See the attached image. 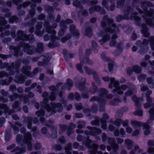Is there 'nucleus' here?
Returning <instances> with one entry per match:
<instances>
[{
    "label": "nucleus",
    "instance_id": "1",
    "mask_svg": "<svg viewBox=\"0 0 154 154\" xmlns=\"http://www.w3.org/2000/svg\"><path fill=\"white\" fill-rule=\"evenodd\" d=\"M112 19L108 18L107 15L104 16L100 22V26L105 30L104 32L101 31L98 33V35L102 37L101 39L99 41L100 44L102 45L109 40L110 38V34L113 32L117 33L119 32V27L121 26L119 25L116 26L115 24L113 23Z\"/></svg>",
    "mask_w": 154,
    "mask_h": 154
},
{
    "label": "nucleus",
    "instance_id": "2",
    "mask_svg": "<svg viewBox=\"0 0 154 154\" xmlns=\"http://www.w3.org/2000/svg\"><path fill=\"white\" fill-rule=\"evenodd\" d=\"M141 4V7L144 10L143 17L148 25L154 28V10L150 9L149 11L147 10V7H152V5L150 2L145 1L142 2Z\"/></svg>",
    "mask_w": 154,
    "mask_h": 154
},
{
    "label": "nucleus",
    "instance_id": "3",
    "mask_svg": "<svg viewBox=\"0 0 154 154\" xmlns=\"http://www.w3.org/2000/svg\"><path fill=\"white\" fill-rule=\"evenodd\" d=\"M20 47L23 48L24 52L28 54L32 55L34 53L35 47L32 45L30 46L28 43H26L24 42H20L19 45L17 47L10 46V49L14 51V54L15 56L18 55L21 56L23 55V52L20 51Z\"/></svg>",
    "mask_w": 154,
    "mask_h": 154
},
{
    "label": "nucleus",
    "instance_id": "4",
    "mask_svg": "<svg viewBox=\"0 0 154 154\" xmlns=\"http://www.w3.org/2000/svg\"><path fill=\"white\" fill-rule=\"evenodd\" d=\"M108 93L106 89L101 88L99 94L100 99L97 97L94 96L90 99V101L91 102L94 100L98 101L100 105L99 110L100 112H104L105 111L104 106L105 105L106 103L107 102L106 99H103L105 96H106L107 98L109 99H111L113 97L112 95L111 94L106 95Z\"/></svg>",
    "mask_w": 154,
    "mask_h": 154
},
{
    "label": "nucleus",
    "instance_id": "5",
    "mask_svg": "<svg viewBox=\"0 0 154 154\" xmlns=\"http://www.w3.org/2000/svg\"><path fill=\"white\" fill-rule=\"evenodd\" d=\"M102 79L106 82H108L109 81L110 83L109 85V87L110 88H112L114 87L115 88L113 90V93H117L119 94H123V91L125 90L128 88V85H122L119 86V82L118 80H115L114 78H109L108 77H103Z\"/></svg>",
    "mask_w": 154,
    "mask_h": 154
},
{
    "label": "nucleus",
    "instance_id": "6",
    "mask_svg": "<svg viewBox=\"0 0 154 154\" xmlns=\"http://www.w3.org/2000/svg\"><path fill=\"white\" fill-rule=\"evenodd\" d=\"M48 98H45L43 101L41 102V106L42 107L46 109L48 112H51L50 115L54 114L56 112L57 110L58 112H60L63 109V107L60 103H55L51 102L50 103L51 106L48 104Z\"/></svg>",
    "mask_w": 154,
    "mask_h": 154
},
{
    "label": "nucleus",
    "instance_id": "7",
    "mask_svg": "<svg viewBox=\"0 0 154 154\" xmlns=\"http://www.w3.org/2000/svg\"><path fill=\"white\" fill-rule=\"evenodd\" d=\"M149 42H150V46L152 50L154 51V36H151L149 38V41L147 39H144L143 41L139 40L136 43V45L140 48V50L138 52L140 54H143L147 52L149 48L147 46L148 45Z\"/></svg>",
    "mask_w": 154,
    "mask_h": 154
},
{
    "label": "nucleus",
    "instance_id": "8",
    "mask_svg": "<svg viewBox=\"0 0 154 154\" xmlns=\"http://www.w3.org/2000/svg\"><path fill=\"white\" fill-rule=\"evenodd\" d=\"M0 65V68L1 69L8 66L7 70L9 71L10 75H12L14 74L15 72H18L20 66V63L19 61H17L15 62V64L14 63H12L10 66H8V63H2Z\"/></svg>",
    "mask_w": 154,
    "mask_h": 154
},
{
    "label": "nucleus",
    "instance_id": "9",
    "mask_svg": "<svg viewBox=\"0 0 154 154\" xmlns=\"http://www.w3.org/2000/svg\"><path fill=\"white\" fill-rule=\"evenodd\" d=\"M131 13H133L131 14L130 16V19H133V18L137 22V25L140 26V18L136 16L137 14V13L136 12H134V9L133 8H131L129 7L127 8V10L125 11L124 12V19L128 20L129 19V14Z\"/></svg>",
    "mask_w": 154,
    "mask_h": 154
},
{
    "label": "nucleus",
    "instance_id": "10",
    "mask_svg": "<svg viewBox=\"0 0 154 154\" xmlns=\"http://www.w3.org/2000/svg\"><path fill=\"white\" fill-rule=\"evenodd\" d=\"M15 38L16 41L21 40L25 41L28 40L29 43H33L35 41L33 35H30L28 36L21 30L17 31L16 34Z\"/></svg>",
    "mask_w": 154,
    "mask_h": 154
},
{
    "label": "nucleus",
    "instance_id": "11",
    "mask_svg": "<svg viewBox=\"0 0 154 154\" xmlns=\"http://www.w3.org/2000/svg\"><path fill=\"white\" fill-rule=\"evenodd\" d=\"M82 83L75 84L76 87L79 89L80 91H83V92L81 95L82 97L84 99H88L89 98V95L88 94V91H87V88L85 87V85L86 79L85 78H82Z\"/></svg>",
    "mask_w": 154,
    "mask_h": 154
},
{
    "label": "nucleus",
    "instance_id": "12",
    "mask_svg": "<svg viewBox=\"0 0 154 154\" xmlns=\"http://www.w3.org/2000/svg\"><path fill=\"white\" fill-rule=\"evenodd\" d=\"M92 141L88 138H87L83 141V144L88 149H92V150L89 151L90 154H96L97 149L99 146L95 144H92Z\"/></svg>",
    "mask_w": 154,
    "mask_h": 154
},
{
    "label": "nucleus",
    "instance_id": "13",
    "mask_svg": "<svg viewBox=\"0 0 154 154\" xmlns=\"http://www.w3.org/2000/svg\"><path fill=\"white\" fill-rule=\"evenodd\" d=\"M63 85L62 83H59L57 84L56 86L51 85L48 87L49 89L52 91L49 96V99L51 100L54 101L56 99L55 96L57 93V91L60 86H61L62 89L65 88Z\"/></svg>",
    "mask_w": 154,
    "mask_h": 154
},
{
    "label": "nucleus",
    "instance_id": "14",
    "mask_svg": "<svg viewBox=\"0 0 154 154\" xmlns=\"http://www.w3.org/2000/svg\"><path fill=\"white\" fill-rule=\"evenodd\" d=\"M132 100L135 103V106L136 107V111L133 112V114L135 115H137L140 116H143V112L140 109V101H143V99L140 98L138 99L135 96H133L132 98Z\"/></svg>",
    "mask_w": 154,
    "mask_h": 154
},
{
    "label": "nucleus",
    "instance_id": "15",
    "mask_svg": "<svg viewBox=\"0 0 154 154\" xmlns=\"http://www.w3.org/2000/svg\"><path fill=\"white\" fill-rule=\"evenodd\" d=\"M31 67L30 66H27L23 67L21 69L22 72L27 76L31 78L32 77L33 75L36 74L38 72V69L37 68H35L33 71L32 74L29 70L31 69Z\"/></svg>",
    "mask_w": 154,
    "mask_h": 154
},
{
    "label": "nucleus",
    "instance_id": "16",
    "mask_svg": "<svg viewBox=\"0 0 154 154\" xmlns=\"http://www.w3.org/2000/svg\"><path fill=\"white\" fill-rule=\"evenodd\" d=\"M24 120L26 122H27V128L29 129H31L32 131H35L33 134V136L35 137H36L37 135L39 134V131H36L37 130V127L36 126H34L32 128L31 127L32 125V119L31 117H25Z\"/></svg>",
    "mask_w": 154,
    "mask_h": 154
},
{
    "label": "nucleus",
    "instance_id": "17",
    "mask_svg": "<svg viewBox=\"0 0 154 154\" xmlns=\"http://www.w3.org/2000/svg\"><path fill=\"white\" fill-rule=\"evenodd\" d=\"M31 140V135L29 132H27L24 134L23 141L24 143L27 144V149L29 151H31L32 149Z\"/></svg>",
    "mask_w": 154,
    "mask_h": 154
},
{
    "label": "nucleus",
    "instance_id": "18",
    "mask_svg": "<svg viewBox=\"0 0 154 154\" xmlns=\"http://www.w3.org/2000/svg\"><path fill=\"white\" fill-rule=\"evenodd\" d=\"M87 128L88 130L85 131V134L86 135H90L94 136L97 134H100L101 132L100 129L97 128L95 127L88 126Z\"/></svg>",
    "mask_w": 154,
    "mask_h": 154
},
{
    "label": "nucleus",
    "instance_id": "19",
    "mask_svg": "<svg viewBox=\"0 0 154 154\" xmlns=\"http://www.w3.org/2000/svg\"><path fill=\"white\" fill-rule=\"evenodd\" d=\"M84 64H88L89 65H91L93 64V63L92 61L89 60V59L88 57H86L84 59L83 61H82L81 60L80 61L79 63L76 64V69L82 73L83 72V71L82 68V66Z\"/></svg>",
    "mask_w": 154,
    "mask_h": 154
},
{
    "label": "nucleus",
    "instance_id": "20",
    "mask_svg": "<svg viewBox=\"0 0 154 154\" xmlns=\"http://www.w3.org/2000/svg\"><path fill=\"white\" fill-rule=\"evenodd\" d=\"M84 69L87 74L89 75L92 74L93 75L94 79L98 84H100V81L98 78L97 74L95 71L89 68L86 66H84Z\"/></svg>",
    "mask_w": 154,
    "mask_h": 154
},
{
    "label": "nucleus",
    "instance_id": "21",
    "mask_svg": "<svg viewBox=\"0 0 154 154\" xmlns=\"http://www.w3.org/2000/svg\"><path fill=\"white\" fill-rule=\"evenodd\" d=\"M57 26V24L56 23H54L51 27L49 25V22L47 21L45 22L44 27L46 29V32L49 33H52L53 35L55 34H56V31L54 29L52 30V28H56Z\"/></svg>",
    "mask_w": 154,
    "mask_h": 154
},
{
    "label": "nucleus",
    "instance_id": "22",
    "mask_svg": "<svg viewBox=\"0 0 154 154\" xmlns=\"http://www.w3.org/2000/svg\"><path fill=\"white\" fill-rule=\"evenodd\" d=\"M118 38L117 35L116 34H113L111 36V41L109 43V45L111 47L115 46L117 48H119L121 46H122V44L120 42L119 43H117L115 39Z\"/></svg>",
    "mask_w": 154,
    "mask_h": 154
},
{
    "label": "nucleus",
    "instance_id": "23",
    "mask_svg": "<svg viewBox=\"0 0 154 154\" xmlns=\"http://www.w3.org/2000/svg\"><path fill=\"white\" fill-rule=\"evenodd\" d=\"M90 13H92L95 11H99L101 14H105L106 11L103 8H101L98 5H97L91 7L89 10Z\"/></svg>",
    "mask_w": 154,
    "mask_h": 154
},
{
    "label": "nucleus",
    "instance_id": "24",
    "mask_svg": "<svg viewBox=\"0 0 154 154\" xmlns=\"http://www.w3.org/2000/svg\"><path fill=\"white\" fill-rule=\"evenodd\" d=\"M127 73L128 75H131L133 71H134L136 73L138 74L140 72L141 68L138 65H136L133 66L132 68L128 67L127 69Z\"/></svg>",
    "mask_w": 154,
    "mask_h": 154
},
{
    "label": "nucleus",
    "instance_id": "25",
    "mask_svg": "<svg viewBox=\"0 0 154 154\" xmlns=\"http://www.w3.org/2000/svg\"><path fill=\"white\" fill-rule=\"evenodd\" d=\"M31 1L34 3L31 4L30 7L32 8L30 9L29 12V14L32 17H33L35 13V7L36 6V4H35V3H40L41 2V0H31Z\"/></svg>",
    "mask_w": 154,
    "mask_h": 154
},
{
    "label": "nucleus",
    "instance_id": "26",
    "mask_svg": "<svg viewBox=\"0 0 154 154\" xmlns=\"http://www.w3.org/2000/svg\"><path fill=\"white\" fill-rule=\"evenodd\" d=\"M42 22H38L36 26L35 33L37 36L40 37L42 36L43 34V32L40 30L42 28Z\"/></svg>",
    "mask_w": 154,
    "mask_h": 154
},
{
    "label": "nucleus",
    "instance_id": "27",
    "mask_svg": "<svg viewBox=\"0 0 154 154\" xmlns=\"http://www.w3.org/2000/svg\"><path fill=\"white\" fill-rule=\"evenodd\" d=\"M27 79L26 77L22 74L20 76H18L16 75L14 81L17 83L22 84L24 83L25 80Z\"/></svg>",
    "mask_w": 154,
    "mask_h": 154
},
{
    "label": "nucleus",
    "instance_id": "28",
    "mask_svg": "<svg viewBox=\"0 0 154 154\" xmlns=\"http://www.w3.org/2000/svg\"><path fill=\"white\" fill-rule=\"evenodd\" d=\"M141 32V33L143 35V36L145 37H148L150 35L148 29L145 24L143 23L142 24Z\"/></svg>",
    "mask_w": 154,
    "mask_h": 154
},
{
    "label": "nucleus",
    "instance_id": "29",
    "mask_svg": "<svg viewBox=\"0 0 154 154\" xmlns=\"http://www.w3.org/2000/svg\"><path fill=\"white\" fill-rule=\"evenodd\" d=\"M60 29L58 33V35L59 36H61L64 34V32L66 29V24L63 21H60Z\"/></svg>",
    "mask_w": 154,
    "mask_h": 154
},
{
    "label": "nucleus",
    "instance_id": "30",
    "mask_svg": "<svg viewBox=\"0 0 154 154\" xmlns=\"http://www.w3.org/2000/svg\"><path fill=\"white\" fill-rule=\"evenodd\" d=\"M144 124V123L143 122L135 120H132L131 122V125L134 129H136L137 128H139L141 126H143Z\"/></svg>",
    "mask_w": 154,
    "mask_h": 154
},
{
    "label": "nucleus",
    "instance_id": "31",
    "mask_svg": "<svg viewBox=\"0 0 154 154\" xmlns=\"http://www.w3.org/2000/svg\"><path fill=\"white\" fill-rule=\"evenodd\" d=\"M0 109H3L5 113H6L8 112V114L9 115H11L15 112L13 109H11L8 111L9 108L6 104H4L0 103Z\"/></svg>",
    "mask_w": 154,
    "mask_h": 154
},
{
    "label": "nucleus",
    "instance_id": "32",
    "mask_svg": "<svg viewBox=\"0 0 154 154\" xmlns=\"http://www.w3.org/2000/svg\"><path fill=\"white\" fill-rule=\"evenodd\" d=\"M14 123L15 125L13 124H11L10 125L13 129L14 133V134H16L19 131V128L16 125L20 127L22 126V124L19 122H15Z\"/></svg>",
    "mask_w": 154,
    "mask_h": 154
},
{
    "label": "nucleus",
    "instance_id": "33",
    "mask_svg": "<svg viewBox=\"0 0 154 154\" xmlns=\"http://www.w3.org/2000/svg\"><path fill=\"white\" fill-rule=\"evenodd\" d=\"M69 30L72 34L75 36H77L79 35L78 30L76 29L75 26L72 24L69 26Z\"/></svg>",
    "mask_w": 154,
    "mask_h": 154
},
{
    "label": "nucleus",
    "instance_id": "34",
    "mask_svg": "<svg viewBox=\"0 0 154 154\" xmlns=\"http://www.w3.org/2000/svg\"><path fill=\"white\" fill-rule=\"evenodd\" d=\"M18 150L19 151V152H16L14 154H20L21 153L25 152L26 151V147H22L20 148L19 146H17L14 149L12 150L11 152H14Z\"/></svg>",
    "mask_w": 154,
    "mask_h": 154
},
{
    "label": "nucleus",
    "instance_id": "35",
    "mask_svg": "<svg viewBox=\"0 0 154 154\" xmlns=\"http://www.w3.org/2000/svg\"><path fill=\"white\" fill-rule=\"evenodd\" d=\"M152 107L153 108L151 109L149 111V113L150 114V119L148 120L147 122L148 124H150L152 122V121L154 120V105L153 104Z\"/></svg>",
    "mask_w": 154,
    "mask_h": 154
},
{
    "label": "nucleus",
    "instance_id": "36",
    "mask_svg": "<svg viewBox=\"0 0 154 154\" xmlns=\"http://www.w3.org/2000/svg\"><path fill=\"white\" fill-rule=\"evenodd\" d=\"M143 129L144 130V133L145 135H147L150 133V126L147 123H145L143 126Z\"/></svg>",
    "mask_w": 154,
    "mask_h": 154
},
{
    "label": "nucleus",
    "instance_id": "37",
    "mask_svg": "<svg viewBox=\"0 0 154 154\" xmlns=\"http://www.w3.org/2000/svg\"><path fill=\"white\" fill-rule=\"evenodd\" d=\"M83 33L86 36L89 37H90L92 35L91 29L90 27L88 28L85 29L84 31H83Z\"/></svg>",
    "mask_w": 154,
    "mask_h": 154
},
{
    "label": "nucleus",
    "instance_id": "38",
    "mask_svg": "<svg viewBox=\"0 0 154 154\" xmlns=\"http://www.w3.org/2000/svg\"><path fill=\"white\" fill-rule=\"evenodd\" d=\"M125 143L128 149H131L133 146L132 141L129 139L125 140Z\"/></svg>",
    "mask_w": 154,
    "mask_h": 154
},
{
    "label": "nucleus",
    "instance_id": "39",
    "mask_svg": "<svg viewBox=\"0 0 154 154\" xmlns=\"http://www.w3.org/2000/svg\"><path fill=\"white\" fill-rule=\"evenodd\" d=\"M44 50L43 44L41 42H38L37 45V48L35 50L36 52L39 53L42 52Z\"/></svg>",
    "mask_w": 154,
    "mask_h": 154
},
{
    "label": "nucleus",
    "instance_id": "40",
    "mask_svg": "<svg viewBox=\"0 0 154 154\" xmlns=\"http://www.w3.org/2000/svg\"><path fill=\"white\" fill-rule=\"evenodd\" d=\"M23 96V94L20 95L17 93H14L13 95L10 96L9 98L11 101H13L18 98H21Z\"/></svg>",
    "mask_w": 154,
    "mask_h": 154
},
{
    "label": "nucleus",
    "instance_id": "41",
    "mask_svg": "<svg viewBox=\"0 0 154 154\" xmlns=\"http://www.w3.org/2000/svg\"><path fill=\"white\" fill-rule=\"evenodd\" d=\"M72 145L71 143H68L67 146L65 148L66 152L67 154H71V152L70 150L72 149Z\"/></svg>",
    "mask_w": 154,
    "mask_h": 154
},
{
    "label": "nucleus",
    "instance_id": "42",
    "mask_svg": "<svg viewBox=\"0 0 154 154\" xmlns=\"http://www.w3.org/2000/svg\"><path fill=\"white\" fill-rule=\"evenodd\" d=\"M80 13V12L78 13H77L75 12H72L71 13L72 18L75 20H78L79 19L81 18V17L79 14Z\"/></svg>",
    "mask_w": 154,
    "mask_h": 154
},
{
    "label": "nucleus",
    "instance_id": "43",
    "mask_svg": "<svg viewBox=\"0 0 154 154\" xmlns=\"http://www.w3.org/2000/svg\"><path fill=\"white\" fill-rule=\"evenodd\" d=\"M44 8L45 10L47 11L48 14H52L54 12L53 8L48 5L44 6Z\"/></svg>",
    "mask_w": 154,
    "mask_h": 154
},
{
    "label": "nucleus",
    "instance_id": "44",
    "mask_svg": "<svg viewBox=\"0 0 154 154\" xmlns=\"http://www.w3.org/2000/svg\"><path fill=\"white\" fill-rule=\"evenodd\" d=\"M92 85L93 87L90 88L89 92L91 94H93L95 93L97 91V87L95 85L94 83V82L92 83Z\"/></svg>",
    "mask_w": 154,
    "mask_h": 154
},
{
    "label": "nucleus",
    "instance_id": "45",
    "mask_svg": "<svg viewBox=\"0 0 154 154\" xmlns=\"http://www.w3.org/2000/svg\"><path fill=\"white\" fill-rule=\"evenodd\" d=\"M133 90V91H132L131 90H129L126 91L125 94V96L127 97L130 96L132 95L134 92L135 93L136 92V87L135 86H134Z\"/></svg>",
    "mask_w": 154,
    "mask_h": 154
},
{
    "label": "nucleus",
    "instance_id": "46",
    "mask_svg": "<svg viewBox=\"0 0 154 154\" xmlns=\"http://www.w3.org/2000/svg\"><path fill=\"white\" fill-rule=\"evenodd\" d=\"M121 101L118 98H114L110 102V104L111 105L115 106L118 105L120 102Z\"/></svg>",
    "mask_w": 154,
    "mask_h": 154
},
{
    "label": "nucleus",
    "instance_id": "47",
    "mask_svg": "<svg viewBox=\"0 0 154 154\" xmlns=\"http://www.w3.org/2000/svg\"><path fill=\"white\" fill-rule=\"evenodd\" d=\"M17 29V27L15 26H14L11 28V37L13 38H14L16 37L15 31Z\"/></svg>",
    "mask_w": 154,
    "mask_h": 154
},
{
    "label": "nucleus",
    "instance_id": "48",
    "mask_svg": "<svg viewBox=\"0 0 154 154\" xmlns=\"http://www.w3.org/2000/svg\"><path fill=\"white\" fill-rule=\"evenodd\" d=\"M73 5L75 7L79 8L81 10L83 9V7L81 5L80 2L78 1L75 0L74 1L73 3Z\"/></svg>",
    "mask_w": 154,
    "mask_h": 154
},
{
    "label": "nucleus",
    "instance_id": "49",
    "mask_svg": "<svg viewBox=\"0 0 154 154\" xmlns=\"http://www.w3.org/2000/svg\"><path fill=\"white\" fill-rule=\"evenodd\" d=\"M76 126V125L75 124L72 123H71L69 124V126L68 127V130L67 131V134L68 136H69L71 133L72 132V131H71V132L70 133L69 132V131H70V130L75 128Z\"/></svg>",
    "mask_w": 154,
    "mask_h": 154
},
{
    "label": "nucleus",
    "instance_id": "50",
    "mask_svg": "<svg viewBox=\"0 0 154 154\" xmlns=\"http://www.w3.org/2000/svg\"><path fill=\"white\" fill-rule=\"evenodd\" d=\"M31 3L29 2H24L22 5H20L17 7V10H19L21 9L22 7L24 8H25L28 6Z\"/></svg>",
    "mask_w": 154,
    "mask_h": 154
},
{
    "label": "nucleus",
    "instance_id": "51",
    "mask_svg": "<svg viewBox=\"0 0 154 154\" xmlns=\"http://www.w3.org/2000/svg\"><path fill=\"white\" fill-rule=\"evenodd\" d=\"M86 124V122L84 121H79L77 124V128H79L81 129L85 126Z\"/></svg>",
    "mask_w": 154,
    "mask_h": 154
},
{
    "label": "nucleus",
    "instance_id": "52",
    "mask_svg": "<svg viewBox=\"0 0 154 154\" xmlns=\"http://www.w3.org/2000/svg\"><path fill=\"white\" fill-rule=\"evenodd\" d=\"M107 142L109 144L112 146L116 143V140L114 137L110 138L108 137L107 138Z\"/></svg>",
    "mask_w": 154,
    "mask_h": 154
},
{
    "label": "nucleus",
    "instance_id": "53",
    "mask_svg": "<svg viewBox=\"0 0 154 154\" xmlns=\"http://www.w3.org/2000/svg\"><path fill=\"white\" fill-rule=\"evenodd\" d=\"M122 46L119 48H117V49L114 51L113 54L115 56H117L120 54L122 51Z\"/></svg>",
    "mask_w": 154,
    "mask_h": 154
},
{
    "label": "nucleus",
    "instance_id": "54",
    "mask_svg": "<svg viewBox=\"0 0 154 154\" xmlns=\"http://www.w3.org/2000/svg\"><path fill=\"white\" fill-rule=\"evenodd\" d=\"M106 52H103L101 54V57L103 60L108 62L109 61L110 59L106 56Z\"/></svg>",
    "mask_w": 154,
    "mask_h": 154
},
{
    "label": "nucleus",
    "instance_id": "55",
    "mask_svg": "<svg viewBox=\"0 0 154 154\" xmlns=\"http://www.w3.org/2000/svg\"><path fill=\"white\" fill-rule=\"evenodd\" d=\"M7 22L5 19L0 16V25L4 26L7 23Z\"/></svg>",
    "mask_w": 154,
    "mask_h": 154
},
{
    "label": "nucleus",
    "instance_id": "56",
    "mask_svg": "<svg viewBox=\"0 0 154 154\" xmlns=\"http://www.w3.org/2000/svg\"><path fill=\"white\" fill-rule=\"evenodd\" d=\"M10 31L8 30H5L4 31V33L3 32H2L0 35V37L1 38H3L5 37V36H8L10 35Z\"/></svg>",
    "mask_w": 154,
    "mask_h": 154
},
{
    "label": "nucleus",
    "instance_id": "57",
    "mask_svg": "<svg viewBox=\"0 0 154 154\" xmlns=\"http://www.w3.org/2000/svg\"><path fill=\"white\" fill-rule=\"evenodd\" d=\"M71 36L69 34H67L64 37L62 38L61 39V42L62 43L65 42L66 40L70 38Z\"/></svg>",
    "mask_w": 154,
    "mask_h": 154
},
{
    "label": "nucleus",
    "instance_id": "58",
    "mask_svg": "<svg viewBox=\"0 0 154 154\" xmlns=\"http://www.w3.org/2000/svg\"><path fill=\"white\" fill-rule=\"evenodd\" d=\"M18 18L15 16H12L9 19V22L10 23H13L17 21Z\"/></svg>",
    "mask_w": 154,
    "mask_h": 154
},
{
    "label": "nucleus",
    "instance_id": "59",
    "mask_svg": "<svg viewBox=\"0 0 154 154\" xmlns=\"http://www.w3.org/2000/svg\"><path fill=\"white\" fill-rule=\"evenodd\" d=\"M100 122L101 124V127L102 128L104 129H106L107 128V125L106 124V121L103 120V119H100Z\"/></svg>",
    "mask_w": 154,
    "mask_h": 154
},
{
    "label": "nucleus",
    "instance_id": "60",
    "mask_svg": "<svg viewBox=\"0 0 154 154\" xmlns=\"http://www.w3.org/2000/svg\"><path fill=\"white\" fill-rule=\"evenodd\" d=\"M10 82L7 79L2 80L0 81V85H8L9 84Z\"/></svg>",
    "mask_w": 154,
    "mask_h": 154
},
{
    "label": "nucleus",
    "instance_id": "61",
    "mask_svg": "<svg viewBox=\"0 0 154 154\" xmlns=\"http://www.w3.org/2000/svg\"><path fill=\"white\" fill-rule=\"evenodd\" d=\"M122 120L120 119H118L116 120V121L113 122V124L117 126H120L121 123L122 122Z\"/></svg>",
    "mask_w": 154,
    "mask_h": 154
},
{
    "label": "nucleus",
    "instance_id": "62",
    "mask_svg": "<svg viewBox=\"0 0 154 154\" xmlns=\"http://www.w3.org/2000/svg\"><path fill=\"white\" fill-rule=\"evenodd\" d=\"M35 114L38 116H43L45 114V112L43 110L41 109L40 110L36 112Z\"/></svg>",
    "mask_w": 154,
    "mask_h": 154
},
{
    "label": "nucleus",
    "instance_id": "63",
    "mask_svg": "<svg viewBox=\"0 0 154 154\" xmlns=\"http://www.w3.org/2000/svg\"><path fill=\"white\" fill-rule=\"evenodd\" d=\"M59 127L61 131L63 132H65L67 128V126L64 125H60Z\"/></svg>",
    "mask_w": 154,
    "mask_h": 154
},
{
    "label": "nucleus",
    "instance_id": "64",
    "mask_svg": "<svg viewBox=\"0 0 154 154\" xmlns=\"http://www.w3.org/2000/svg\"><path fill=\"white\" fill-rule=\"evenodd\" d=\"M124 3V0H121L119 1L117 3V7L118 8H121L123 6Z\"/></svg>",
    "mask_w": 154,
    "mask_h": 154
}]
</instances>
